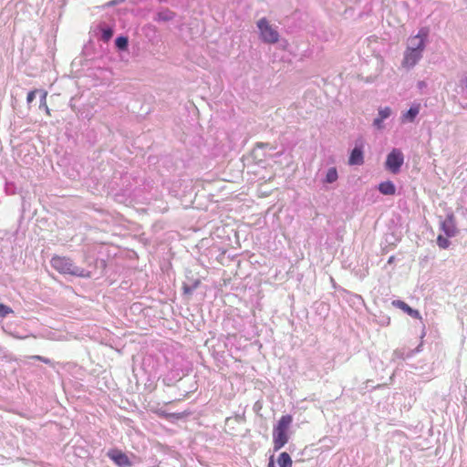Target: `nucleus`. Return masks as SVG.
<instances>
[{
  "label": "nucleus",
  "instance_id": "9b49d317",
  "mask_svg": "<svg viewBox=\"0 0 467 467\" xmlns=\"http://www.w3.org/2000/svg\"><path fill=\"white\" fill-rule=\"evenodd\" d=\"M379 191L384 195H394L396 193V187L392 182L386 181L379 184Z\"/></svg>",
  "mask_w": 467,
  "mask_h": 467
},
{
  "label": "nucleus",
  "instance_id": "7ed1b4c3",
  "mask_svg": "<svg viewBox=\"0 0 467 467\" xmlns=\"http://www.w3.org/2000/svg\"><path fill=\"white\" fill-rule=\"evenodd\" d=\"M257 27L260 31L261 39L269 44H275L279 40L277 30L269 23L266 18H261L257 22Z\"/></svg>",
  "mask_w": 467,
  "mask_h": 467
},
{
  "label": "nucleus",
  "instance_id": "39448f33",
  "mask_svg": "<svg viewBox=\"0 0 467 467\" xmlns=\"http://www.w3.org/2000/svg\"><path fill=\"white\" fill-rule=\"evenodd\" d=\"M429 28L421 27L418 34L414 36H411L409 41L410 44L408 46L409 48L413 49L415 51H420L422 53L425 49V43L429 36Z\"/></svg>",
  "mask_w": 467,
  "mask_h": 467
},
{
  "label": "nucleus",
  "instance_id": "4be33fe9",
  "mask_svg": "<svg viewBox=\"0 0 467 467\" xmlns=\"http://www.w3.org/2000/svg\"><path fill=\"white\" fill-rule=\"evenodd\" d=\"M38 92L37 89H34V90H31L30 92H28L27 94V97H26V102L28 104H30L36 98V94Z\"/></svg>",
  "mask_w": 467,
  "mask_h": 467
},
{
  "label": "nucleus",
  "instance_id": "f257e3e1",
  "mask_svg": "<svg viewBox=\"0 0 467 467\" xmlns=\"http://www.w3.org/2000/svg\"><path fill=\"white\" fill-rule=\"evenodd\" d=\"M293 417L283 415L273 428V446L275 451L282 449L289 441Z\"/></svg>",
  "mask_w": 467,
  "mask_h": 467
},
{
  "label": "nucleus",
  "instance_id": "aec40b11",
  "mask_svg": "<svg viewBox=\"0 0 467 467\" xmlns=\"http://www.w3.org/2000/svg\"><path fill=\"white\" fill-rule=\"evenodd\" d=\"M112 36H113V30L112 29H105L102 32V36L101 37H102V39L104 41L107 42V41H109L111 38Z\"/></svg>",
  "mask_w": 467,
  "mask_h": 467
},
{
  "label": "nucleus",
  "instance_id": "2eb2a0df",
  "mask_svg": "<svg viewBox=\"0 0 467 467\" xmlns=\"http://www.w3.org/2000/svg\"><path fill=\"white\" fill-rule=\"evenodd\" d=\"M337 180V171L336 168H330L326 175V182L332 183Z\"/></svg>",
  "mask_w": 467,
  "mask_h": 467
},
{
  "label": "nucleus",
  "instance_id": "f3484780",
  "mask_svg": "<svg viewBox=\"0 0 467 467\" xmlns=\"http://www.w3.org/2000/svg\"><path fill=\"white\" fill-rule=\"evenodd\" d=\"M13 313V310L11 307H9L8 306L3 304V303H0V317H5L7 315Z\"/></svg>",
  "mask_w": 467,
  "mask_h": 467
},
{
  "label": "nucleus",
  "instance_id": "412c9836",
  "mask_svg": "<svg viewBox=\"0 0 467 467\" xmlns=\"http://www.w3.org/2000/svg\"><path fill=\"white\" fill-rule=\"evenodd\" d=\"M128 45V38L124 36H119V49H125Z\"/></svg>",
  "mask_w": 467,
  "mask_h": 467
},
{
  "label": "nucleus",
  "instance_id": "f8f14e48",
  "mask_svg": "<svg viewBox=\"0 0 467 467\" xmlns=\"http://www.w3.org/2000/svg\"><path fill=\"white\" fill-rule=\"evenodd\" d=\"M420 112V105L412 106L406 113L401 117L403 122H412L416 116Z\"/></svg>",
  "mask_w": 467,
  "mask_h": 467
},
{
  "label": "nucleus",
  "instance_id": "6ab92c4d",
  "mask_svg": "<svg viewBox=\"0 0 467 467\" xmlns=\"http://www.w3.org/2000/svg\"><path fill=\"white\" fill-rule=\"evenodd\" d=\"M390 113H391L390 108L386 107L384 109H379V117L383 120V119H387L388 117H389Z\"/></svg>",
  "mask_w": 467,
  "mask_h": 467
},
{
  "label": "nucleus",
  "instance_id": "1a4fd4ad",
  "mask_svg": "<svg viewBox=\"0 0 467 467\" xmlns=\"http://www.w3.org/2000/svg\"><path fill=\"white\" fill-rule=\"evenodd\" d=\"M155 413L157 415H159L160 417L165 418L167 420H171V419L181 420V419H183L184 417H186V416H188L190 414L189 412H173V413H171V412H167L166 410H164L162 409L156 410Z\"/></svg>",
  "mask_w": 467,
  "mask_h": 467
},
{
  "label": "nucleus",
  "instance_id": "4468645a",
  "mask_svg": "<svg viewBox=\"0 0 467 467\" xmlns=\"http://www.w3.org/2000/svg\"><path fill=\"white\" fill-rule=\"evenodd\" d=\"M40 92H41L40 108L45 109L46 114L47 116H50L51 115V110L48 108L47 103V90H41Z\"/></svg>",
  "mask_w": 467,
  "mask_h": 467
},
{
  "label": "nucleus",
  "instance_id": "b1692460",
  "mask_svg": "<svg viewBox=\"0 0 467 467\" xmlns=\"http://www.w3.org/2000/svg\"><path fill=\"white\" fill-rule=\"evenodd\" d=\"M382 121H383V120L379 117V118H377V119H374V125H375L376 127H378L379 129H380V128H381V122H382Z\"/></svg>",
  "mask_w": 467,
  "mask_h": 467
},
{
  "label": "nucleus",
  "instance_id": "ddd939ff",
  "mask_svg": "<svg viewBox=\"0 0 467 467\" xmlns=\"http://www.w3.org/2000/svg\"><path fill=\"white\" fill-rule=\"evenodd\" d=\"M277 462L279 467H292L293 464L290 455L285 451L279 454Z\"/></svg>",
  "mask_w": 467,
  "mask_h": 467
},
{
  "label": "nucleus",
  "instance_id": "a878e982",
  "mask_svg": "<svg viewBox=\"0 0 467 467\" xmlns=\"http://www.w3.org/2000/svg\"><path fill=\"white\" fill-rule=\"evenodd\" d=\"M268 467H275V463H274V460H273V457L270 458V462L268 463Z\"/></svg>",
  "mask_w": 467,
  "mask_h": 467
},
{
  "label": "nucleus",
  "instance_id": "5701e85b",
  "mask_svg": "<svg viewBox=\"0 0 467 467\" xmlns=\"http://www.w3.org/2000/svg\"><path fill=\"white\" fill-rule=\"evenodd\" d=\"M31 358L42 361L45 364H50L51 363V360L49 358H44V357L38 356V355L32 356Z\"/></svg>",
  "mask_w": 467,
  "mask_h": 467
},
{
  "label": "nucleus",
  "instance_id": "dca6fc26",
  "mask_svg": "<svg viewBox=\"0 0 467 467\" xmlns=\"http://www.w3.org/2000/svg\"><path fill=\"white\" fill-rule=\"evenodd\" d=\"M437 244L439 245L440 248L446 249L450 246L451 242L449 241V239L447 237L439 235L437 237Z\"/></svg>",
  "mask_w": 467,
  "mask_h": 467
},
{
  "label": "nucleus",
  "instance_id": "20e7f679",
  "mask_svg": "<svg viewBox=\"0 0 467 467\" xmlns=\"http://www.w3.org/2000/svg\"><path fill=\"white\" fill-rule=\"evenodd\" d=\"M404 162V156L399 149H393L387 156L386 168L392 173H398Z\"/></svg>",
  "mask_w": 467,
  "mask_h": 467
},
{
  "label": "nucleus",
  "instance_id": "423d86ee",
  "mask_svg": "<svg viewBox=\"0 0 467 467\" xmlns=\"http://www.w3.org/2000/svg\"><path fill=\"white\" fill-rule=\"evenodd\" d=\"M422 53H420V51H415L413 49L407 47L404 53L402 66L409 68L412 67L420 61Z\"/></svg>",
  "mask_w": 467,
  "mask_h": 467
},
{
  "label": "nucleus",
  "instance_id": "0eeeda50",
  "mask_svg": "<svg viewBox=\"0 0 467 467\" xmlns=\"http://www.w3.org/2000/svg\"><path fill=\"white\" fill-rule=\"evenodd\" d=\"M392 306L401 309L405 313H407L409 316H410L413 318L420 319V314L418 310L411 308L408 304H406L404 301L401 300H394L392 301Z\"/></svg>",
  "mask_w": 467,
  "mask_h": 467
},
{
  "label": "nucleus",
  "instance_id": "6e6552de",
  "mask_svg": "<svg viewBox=\"0 0 467 467\" xmlns=\"http://www.w3.org/2000/svg\"><path fill=\"white\" fill-rule=\"evenodd\" d=\"M364 162L363 151L360 148H355L350 153L348 163L350 165H361Z\"/></svg>",
  "mask_w": 467,
  "mask_h": 467
},
{
  "label": "nucleus",
  "instance_id": "a211bd4d",
  "mask_svg": "<svg viewBox=\"0 0 467 467\" xmlns=\"http://www.w3.org/2000/svg\"><path fill=\"white\" fill-rule=\"evenodd\" d=\"M130 462L128 456L125 454H122V453H119V466L122 467V466H130Z\"/></svg>",
  "mask_w": 467,
  "mask_h": 467
},
{
  "label": "nucleus",
  "instance_id": "f03ea898",
  "mask_svg": "<svg viewBox=\"0 0 467 467\" xmlns=\"http://www.w3.org/2000/svg\"><path fill=\"white\" fill-rule=\"evenodd\" d=\"M52 267L62 275H70L78 277H90V272L74 265L73 261L66 256L56 255L51 259Z\"/></svg>",
  "mask_w": 467,
  "mask_h": 467
},
{
  "label": "nucleus",
  "instance_id": "393cba45",
  "mask_svg": "<svg viewBox=\"0 0 467 467\" xmlns=\"http://www.w3.org/2000/svg\"><path fill=\"white\" fill-rule=\"evenodd\" d=\"M109 457H110L114 462H117V452H115V451H111V452H109Z\"/></svg>",
  "mask_w": 467,
  "mask_h": 467
},
{
  "label": "nucleus",
  "instance_id": "9d476101",
  "mask_svg": "<svg viewBox=\"0 0 467 467\" xmlns=\"http://www.w3.org/2000/svg\"><path fill=\"white\" fill-rule=\"evenodd\" d=\"M441 229L448 237L455 235L456 228L453 224V215L448 216V219L441 223Z\"/></svg>",
  "mask_w": 467,
  "mask_h": 467
}]
</instances>
